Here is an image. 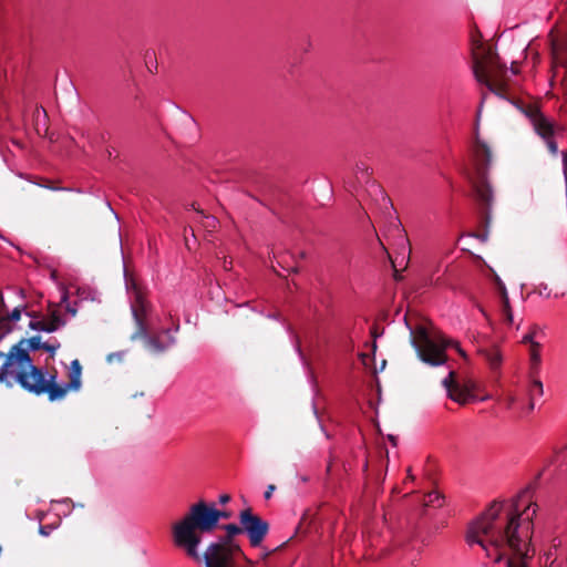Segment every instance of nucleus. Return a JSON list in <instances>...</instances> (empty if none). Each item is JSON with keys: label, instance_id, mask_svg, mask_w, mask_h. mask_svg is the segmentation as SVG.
Returning <instances> with one entry per match:
<instances>
[{"label": "nucleus", "instance_id": "obj_1", "mask_svg": "<svg viewBox=\"0 0 567 567\" xmlns=\"http://www.w3.org/2000/svg\"><path fill=\"white\" fill-rule=\"evenodd\" d=\"M536 512L528 489L512 501H495L468 524L466 542L497 567H527L534 554L530 537Z\"/></svg>", "mask_w": 567, "mask_h": 567}, {"label": "nucleus", "instance_id": "obj_2", "mask_svg": "<svg viewBox=\"0 0 567 567\" xmlns=\"http://www.w3.org/2000/svg\"><path fill=\"white\" fill-rule=\"evenodd\" d=\"M60 344L43 342L41 337L21 339L14 344L8 355H0V380H14L24 389L37 394L48 393L51 401L62 399L69 391L81 388L82 368L79 360H73L69 369V382L64 385L55 383V375L38 369L29 357V351L43 349L54 354Z\"/></svg>", "mask_w": 567, "mask_h": 567}, {"label": "nucleus", "instance_id": "obj_3", "mask_svg": "<svg viewBox=\"0 0 567 567\" xmlns=\"http://www.w3.org/2000/svg\"><path fill=\"white\" fill-rule=\"evenodd\" d=\"M223 516V512L214 504H207L204 501L193 504L188 512L172 526L174 544L184 549L189 557L198 559L202 535L213 532Z\"/></svg>", "mask_w": 567, "mask_h": 567}, {"label": "nucleus", "instance_id": "obj_4", "mask_svg": "<svg viewBox=\"0 0 567 567\" xmlns=\"http://www.w3.org/2000/svg\"><path fill=\"white\" fill-rule=\"evenodd\" d=\"M126 289L131 299V309L137 324V331L133 336L143 337L150 351L162 352L175 342L174 332L178 330V324L173 323L172 328L162 329L161 317L152 316L147 319L148 303L144 297L142 289L137 284L125 275Z\"/></svg>", "mask_w": 567, "mask_h": 567}, {"label": "nucleus", "instance_id": "obj_5", "mask_svg": "<svg viewBox=\"0 0 567 567\" xmlns=\"http://www.w3.org/2000/svg\"><path fill=\"white\" fill-rule=\"evenodd\" d=\"M473 72L476 80L498 96H504L506 69L491 48L473 40Z\"/></svg>", "mask_w": 567, "mask_h": 567}, {"label": "nucleus", "instance_id": "obj_6", "mask_svg": "<svg viewBox=\"0 0 567 567\" xmlns=\"http://www.w3.org/2000/svg\"><path fill=\"white\" fill-rule=\"evenodd\" d=\"M412 344L416 350L420 360L426 364L437 367L446 362L445 350L455 348L460 355L466 358L465 352L458 343L449 339L445 334L436 330H427L424 327H417L411 331Z\"/></svg>", "mask_w": 567, "mask_h": 567}, {"label": "nucleus", "instance_id": "obj_7", "mask_svg": "<svg viewBox=\"0 0 567 567\" xmlns=\"http://www.w3.org/2000/svg\"><path fill=\"white\" fill-rule=\"evenodd\" d=\"M228 537L212 543L205 551L206 567H254V561L245 556L240 547L231 540V536L243 532V526H226Z\"/></svg>", "mask_w": 567, "mask_h": 567}, {"label": "nucleus", "instance_id": "obj_8", "mask_svg": "<svg viewBox=\"0 0 567 567\" xmlns=\"http://www.w3.org/2000/svg\"><path fill=\"white\" fill-rule=\"evenodd\" d=\"M491 161L492 152L489 146L477 137L473 146V166L475 172H468L467 177L473 185L477 203L484 209H488L494 199L492 186L485 178Z\"/></svg>", "mask_w": 567, "mask_h": 567}, {"label": "nucleus", "instance_id": "obj_9", "mask_svg": "<svg viewBox=\"0 0 567 567\" xmlns=\"http://www.w3.org/2000/svg\"><path fill=\"white\" fill-rule=\"evenodd\" d=\"M447 395L451 400L458 404H467L475 401H487L492 398L486 393L480 395L482 386L480 383L470 378H457L454 371H450L447 377L442 381Z\"/></svg>", "mask_w": 567, "mask_h": 567}, {"label": "nucleus", "instance_id": "obj_10", "mask_svg": "<svg viewBox=\"0 0 567 567\" xmlns=\"http://www.w3.org/2000/svg\"><path fill=\"white\" fill-rule=\"evenodd\" d=\"M68 292L61 291V298L59 303L50 305L48 316L42 319H30L29 327L32 330L53 332L64 326L65 320L62 317L63 310L71 312V316L75 315V309H71L68 303Z\"/></svg>", "mask_w": 567, "mask_h": 567}, {"label": "nucleus", "instance_id": "obj_11", "mask_svg": "<svg viewBox=\"0 0 567 567\" xmlns=\"http://www.w3.org/2000/svg\"><path fill=\"white\" fill-rule=\"evenodd\" d=\"M518 109L529 118L535 132L546 142L553 155L558 153V147L553 136L556 126L545 117L535 105L519 106Z\"/></svg>", "mask_w": 567, "mask_h": 567}, {"label": "nucleus", "instance_id": "obj_12", "mask_svg": "<svg viewBox=\"0 0 567 567\" xmlns=\"http://www.w3.org/2000/svg\"><path fill=\"white\" fill-rule=\"evenodd\" d=\"M239 522L243 526V532L248 536L250 545L252 547L260 546L268 534V523L252 514L250 509H245L240 513Z\"/></svg>", "mask_w": 567, "mask_h": 567}, {"label": "nucleus", "instance_id": "obj_13", "mask_svg": "<svg viewBox=\"0 0 567 567\" xmlns=\"http://www.w3.org/2000/svg\"><path fill=\"white\" fill-rule=\"evenodd\" d=\"M532 380L528 384L526 395L527 402L525 403L523 399H520L516 393L508 392L504 396V404L507 409H519L527 412H530L535 408V399L540 398L543 395V383L535 378L536 374H530Z\"/></svg>", "mask_w": 567, "mask_h": 567}, {"label": "nucleus", "instance_id": "obj_14", "mask_svg": "<svg viewBox=\"0 0 567 567\" xmlns=\"http://www.w3.org/2000/svg\"><path fill=\"white\" fill-rule=\"evenodd\" d=\"M564 555L561 540L557 537L553 538L539 557L540 567H561Z\"/></svg>", "mask_w": 567, "mask_h": 567}, {"label": "nucleus", "instance_id": "obj_15", "mask_svg": "<svg viewBox=\"0 0 567 567\" xmlns=\"http://www.w3.org/2000/svg\"><path fill=\"white\" fill-rule=\"evenodd\" d=\"M537 333L538 331L533 329L522 339V342L528 346L530 374H537L542 364V346L537 341Z\"/></svg>", "mask_w": 567, "mask_h": 567}, {"label": "nucleus", "instance_id": "obj_16", "mask_svg": "<svg viewBox=\"0 0 567 567\" xmlns=\"http://www.w3.org/2000/svg\"><path fill=\"white\" fill-rule=\"evenodd\" d=\"M497 288H498L499 298H501L499 312H501L502 320L506 326L512 327V326H514L515 322H514V317H513L512 309L509 306L506 287L502 281L498 280Z\"/></svg>", "mask_w": 567, "mask_h": 567}, {"label": "nucleus", "instance_id": "obj_17", "mask_svg": "<svg viewBox=\"0 0 567 567\" xmlns=\"http://www.w3.org/2000/svg\"><path fill=\"white\" fill-rule=\"evenodd\" d=\"M399 246L401 248V251L398 254V256L395 257L394 260H391L392 266L395 270H398V267H400L401 269H404L408 266V262L410 260V254H411L410 244H409V239L406 238V236L404 234L401 235Z\"/></svg>", "mask_w": 567, "mask_h": 567}, {"label": "nucleus", "instance_id": "obj_18", "mask_svg": "<svg viewBox=\"0 0 567 567\" xmlns=\"http://www.w3.org/2000/svg\"><path fill=\"white\" fill-rule=\"evenodd\" d=\"M492 370H497L503 361V354L497 346H488L480 350Z\"/></svg>", "mask_w": 567, "mask_h": 567}, {"label": "nucleus", "instance_id": "obj_19", "mask_svg": "<svg viewBox=\"0 0 567 567\" xmlns=\"http://www.w3.org/2000/svg\"><path fill=\"white\" fill-rule=\"evenodd\" d=\"M443 504V497L436 491L429 493L423 498V505L425 507H440Z\"/></svg>", "mask_w": 567, "mask_h": 567}, {"label": "nucleus", "instance_id": "obj_20", "mask_svg": "<svg viewBox=\"0 0 567 567\" xmlns=\"http://www.w3.org/2000/svg\"><path fill=\"white\" fill-rule=\"evenodd\" d=\"M21 315H22V309L17 307L14 308L10 315L8 316V318H3L1 319L0 321V324L1 326H6L8 324L9 322L11 323H17L20 319H21Z\"/></svg>", "mask_w": 567, "mask_h": 567}, {"label": "nucleus", "instance_id": "obj_21", "mask_svg": "<svg viewBox=\"0 0 567 567\" xmlns=\"http://www.w3.org/2000/svg\"><path fill=\"white\" fill-rule=\"evenodd\" d=\"M533 293H536L542 298H550L551 297V290L548 287V285L545 282H540V284L536 285L533 289Z\"/></svg>", "mask_w": 567, "mask_h": 567}, {"label": "nucleus", "instance_id": "obj_22", "mask_svg": "<svg viewBox=\"0 0 567 567\" xmlns=\"http://www.w3.org/2000/svg\"><path fill=\"white\" fill-rule=\"evenodd\" d=\"M124 355H125L124 351L113 352L107 355L106 360L109 363H113L114 361H122Z\"/></svg>", "mask_w": 567, "mask_h": 567}, {"label": "nucleus", "instance_id": "obj_23", "mask_svg": "<svg viewBox=\"0 0 567 567\" xmlns=\"http://www.w3.org/2000/svg\"><path fill=\"white\" fill-rule=\"evenodd\" d=\"M205 226H206V227H212V228H214V227L216 226V219H215V217L206 216V217H205Z\"/></svg>", "mask_w": 567, "mask_h": 567}, {"label": "nucleus", "instance_id": "obj_24", "mask_svg": "<svg viewBox=\"0 0 567 567\" xmlns=\"http://www.w3.org/2000/svg\"><path fill=\"white\" fill-rule=\"evenodd\" d=\"M563 173L564 177H567V152H563Z\"/></svg>", "mask_w": 567, "mask_h": 567}, {"label": "nucleus", "instance_id": "obj_25", "mask_svg": "<svg viewBox=\"0 0 567 567\" xmlns=\"http://www.w3.org/2000/svg\"><path fill=\"white\" fill-rule=\"evenodd\" d=\"M274 491H275V486L274 485H269L267 487V491L265 492V498H267V499L270 498L272 493H274Z\"/></svg>", "mask_w": 567, "mask_h": 567}, {"label": "nucleus", "instance_id": "obj_26", "mask_svg": "<svg viewBox=\"0 0 567 567\" xmlns=\"http://www.w3.org/2000/svg\"><path fill=\"white\" fill-rule=\"evenodd\" d=\"M229 499H230L229 495H221V496L219 497V502H220L221 504H226Z\"/></svg>", "mask_w": 567, "mask_h": 567}, {"label": "nucleus", "instance_id": "obj_27", "mask_svg": "<svg viewBox=\"0 0 567 567\" xmlns=\"http://www.w3.org/2000/svg\"><path fill=\"white\" fill-rule=\"evenodd\" d=\"M48 528H49L48 526H40V534L48 536L49 535Z\"/></svg>", "mask_w": 567, "mask_h": 567}, {"label": "nucleus", "instance_id": "obj_28", "mask_svg": "<svg viewBox=\"0 0 567 567\" xmlns=\"http://www.w3.org/2000/svg\"><path fill=\"white\" fill-rule=\"evenodd\" d=\"M380 245H381L382 249L384 250V252L386 254V256H388L389 258H391V257H390V254L388 252V250H386V248H385V246H384L382 243H380Z\"/></svg>", "mask_w": 567, "mask_h": 567}, {"label": "nucleus", "instance_id": "obj_29", "mask_svg": "<svg viewBox=\"0 0 567 567\" xmlns=\"http://www.w3.org/2000/svg\"><path fill=\"white\" fill-rule=\"evenodd\" d=\"M165 316H166V318H167V319L173 320L172 315L167 313V315H165Z\"/></svg>", "mask_w": 567, "mask_h": 567}, {"label": "nucleus", "instance_id": "obj_30", "mask_svg": "<svg viewBox=\"0 0 567 567\" xmlns=\"http://www.w3.org/2000/svg\"><path fill=\"white\" fill-rule=\"evenodd\" d=\"M565 559H566V563H567V550L565 549V555H564Z\"/></svg>", "mask_w": 567, "mask_h": 567}, {"label": "nucleus", "instance_id": "obj_31", "mask_svg": "<svg viewBox=\"0 0 567 567\" xmlns=\"http://www.w3.org/2000/svg\"><path fill=\"white\" fill-rule=\"evenodd\" d=\"M513 73H517V70L513 66L512 68Z\"/></svg>", "mask_w": 567, "mask_h": 567}]
</instances>
